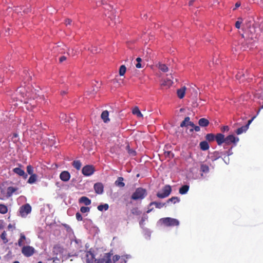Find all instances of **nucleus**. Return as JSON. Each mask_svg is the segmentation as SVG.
I'll use <instances>...</instances> for the list:
<instances>
[{
	"label": "nucleus",
	"instance_id": "f257e3e1",
	"mask_svg": "<svg viewBox=\"0 0 263 263\" xmlns=\"http://www.w3.org/2000/svg\"><path fill=\"white\" fill-rule=\"evenodd\" d=\"M147 191L142 187H138L133 193L131 198L134 200H142L147 196Z\"/></svg>",
	"mask_w": 263,
	"mask_h": 263
},
{
	"label": "nucleus",
	"instance_id": "f03ea898",
	"mask_svg": "<svg viewBox=\"0 0 263 263\" xmlns=\"http://www.w3.org/2000/svg\"><path fill=\"white\" fill-rule=\"evenodd\" d=\"M27 95L25 93V89L23 87L18 88L14 94L12 95V99L16 100V101H19L23 102V99Z\"/></svg>",
	"mask_w": 263,
	"mask_h": 263
},
{
	"label": "nucleus",
	"instance_id": "7ed1b4c3",
	"mask_svg": "<svg viewBox=\"0 0 263 263\" xmlns=\"http://www.w3.org/2000/svg\"><path fill=\"white\" fill-rule=\"evenodd\" d=\"M32 208L29 203H26L22 205L19 209V216L22 217H26L28 214L31 213Z\"/></svg>",
	"mask_w": 263,
	"mask_h": 263
},
{
	"label": "nucleus",
	"instance_id": "20e7f679",
	"mask_svg": "<svg viewBox=\"0 0 263 263\" xmlns=\"http://www.w3.org/2000/svg\"><path fill=\"white\" fill-rule=\"evenodd\" d=\"M160 220L167 227L178 226L179 224V221L177 219L170 217L163 218Z\"/></svg>",
	"mask_w": 263,
	"mask_h": 263
},
{
	"label": "nucleus",
	"instance_id": "39448f33",
	"mask_svg": "<svg viewBox=\"0 0 263 263\" xmlns=\"http://www.w3.org/2000/svg\"><path fill=\"white\" fill-rule=\"evenodd\" d=\"M162 192H158L157 193V197L159 198H164L168 197L172 192V188L170 185H165L162 190Z\"/></svg>",
	"mask_w": 263,
	"mask_h": 263
},
{
	"label": "nucleus",
	"instance_id": "423d86ee",
	"mask_svg": "<svg viewBox=\"0 0 263 263\" xmlns=\"http://www.w3.org/2000/svg\"><path fill=\"white\" fill-rule=\"evenodd\" d=\"M22 254L27 257L32 256L35 253V249L30 246H23L22 248Z\"/></svg>",
	"mask_w": 263,
	"mask_h": 263
},
{
	"label": "nucleus",
	"instance_id": "0eeeda50",
	"mask_svg": "<svg viewBox=\"0 0 263 263\" xmlns=\"http://www.w3.org/2000/svg\"><path fill=\"white\" fill-rule=\"evenodd\" d=\"M7 198L9 199L13 194L17 195L21 193L19 187L16 186H10L6 187Z\"/></svg>",
	"mask_w": 263,
	"mask_h": 263
},
{
	"label": "nucleus",
	"instance_id": "6e6552de",
	"mask_svg": "<svg viewBox=\"0 0 263 263\" xmlns=\"http://www.w3.org/2000/svg\"><path fill=\"white\" fill-rule=\"evenodd\" d=\"M1 66H2V65ZM5 70L4 69V68L0 67V86L5 82L6 79H9L10 77V73L12 71L10 69H9L8 71H6V76H5Z\"/></svg>",
	"mask_w": 263,
	"mask_h": 263
},
{
	"label": "nucleus",
	"instance_id": "1a4fd4ad",
	"mask_svg": "<svg viewBox=\"0 0 263 263\" xmlns=\"http://www.w3.org/2000/svg\"><path fill=\"white\" fill-rule=\"evenodd\" d=\"M95 167L91 165H87L84 166L82 170V174L86 176H89L93 174Z\"/></svg>",
	"mask_w": 263,
	"mask_h": 263
},
{
	"label": "nucleus",
	"instance_id": "9d476101",
	"mask_svg": "<svg viewBox=\"0 0 263 263\" xmlns=\"http://www.w3.org/2000/svg\"><path fill=\"white\" fill-rule=\"evenodd\" d=\"M85 263H99L98 259L95 258L94 254L90 251H87L86 254Z\"/></svg>",
	"mask_w": 263,
	"mask_h": 263
},
{
	"label": "nucleus",
	"instance_id": "9b49d317",
	"mask_svg": "<svg viewBox=\"0 0 263 263\" xmlns=\"http://www.w3.org/2000/svg\"><path fill=\"white\" fill-rule=\"evenodd\" d=\"M238 141L239 138L238 137H235L233 135H230L225 138L224 143L227 145L234 144L235 145Z\"/></svg>",
	"mask_w": 263,
	"mask_h": 263
},
{
	"label": "nucleus",
	"instance_id": "f8f14e48",
	"mask_svg": "<svg viewBox=\"0 0 263 263\" xmlns=\"http://www.w3.org/2000/svg\"><path fill=\"white\" fill-rule=\"evenodd\" d=\"M255 118V117H253L251 119L249 120L248 121V123L246 125L243 126L240 128H238L236 130V133L237 135H240V134H241L242 133H243V132H246L247 130V129H248L250 124L251 123V122H252V121L253 120V119Z\"/></svg>",
	"mask_w": 263,
	"mask_h": 263
},
{
	"label": "nucleus",
	"instance_id": "ddd939ff",
	"mask_svg": "<svg viewBox=\"0 0 263 263\" xmlns=\"http://www.w3.org/2000/svg\"><path fill=\"white\" fill-rule=\"evenodd\" d=\"M111 254L108 253L104 254L102 258L98 259L99 263H111Z\"/></svg>",
	"mask_w": 263,
	"mask_h": 263
},
{
	"label": "nucleus",
	"instance_id": "4468645a",
	"mask_svg": "<svg viewBox=\"0 0 263 263\" xmlns=\"http://www.w3.org/2000/svg\"><path fill=\"white\" fill-rule=\"evenodd\" d=\"M18 165L20 167L13 168V172L20 176H23L24 179L27 178L28 176L27 175L25 174L24 171L21 168L22 165L20 164H18Z\"/></svg>",
	"mask_w": 263,
	"mask_h": 263
},
{
	"label": "nucleus",
	"instance_id": "2eb2a0df",
	"mask_svg": "<svg viewBox=\"0 0 263 263\" xmlns=\"http://www.w3.org/2000/svg\"><path fill=\"white\" fill-rule=\"evenodd\" d=\"M60 179L64 182H68L71 177L70 173L67 171H62L60 174Z\"/></svg>",
	"mask_w": 263,
	"mask_h": 263
},
{
	"label": "nucleus",
	"instance_id": "dca6fc26",
	"mask_svg": "<svg viewBox=\"0 0 263 263\" xmlns=\"http://www.w3.org/2000/svg\"><path fill=\"white\" fill-rule=\"evenodd\" d=\"M93 188L95 192L98 194H101L104 191V186L101 182H98L94 184Z\"/></svg>",
	"mask_w": 263,
	"mask_h": 263
},
{
	"label": "nucleus",
	"instance_id": "f3484780",
	"mask_svg": "<svg viewBox=\"0 0 263 263\" xmlns=\"http://www.w3.org/2000/svg\"><path fill=\"white\" fill-rule=\"evenodd\" d=\"M215 140L216 141L218 145H221L222 143H224V135L221 133L217 134L215 135Z\"/></svg>",
	"mask_w": 263,
	"mask_h": 263
},
{
	"label": "nucleus",
	"instance_id": "a211bd4d",
	"mask_svg": "<svg viewBox=\"0 0 263 263\" xmlns=\"http://www.w3.org/2000/svg\"><path fill=\"white\" fill-rule=\"evenodd\" d=\"M221 157V153L215 151L210 154V158L212 161H216Z\"/></svg>",
	"mask_w": 263,
	"mask_h": 263
},
{
	"label": "nucleus",
	"instance_id": "6ab92c4d",
	"mask_svg": "<svg viewBox=\"0 0 263 263\" xmlns=\"http://www.w3.org/2000/svg\"><path fill=\"white\" fill-rule=\"evenodd\" d=\"M6 187H0V199L5 200L8 199L7 194Z\"/></svg>",
	"mask_w": 263,
	"mask_h": 263
},
{
	"label": "nucleus",
	"instance_id": "aec40b11",
	"mask_svg": "<svg viewBox=\"0 0 263 263\" xmlns=\"http://www.w3.org/2000/svg\"><path fill=\"white\" fill-rule=\"evenodd\" d=\"M109 112L107 110L103 111L101 115V119L103 120L104 122L107 123L110 121L109 118H108Z\"/></svg>",
	"mask_w": 263,
	"mask_h": 263
},
{
	"label": "nucleus",
	"instance_id": "412c9836",
	"mask_svg": "<svg viewBox=\"0 0 263 263\" xmlns=\"http://www.w3.org/2000/svg\"><path fill=\"white\" fill-rule=\"evenodd\" d=\"M124 178L122 177L118 178L117 180L115 182L116 186L119 187H123L125 186V183L123 182Z\"/></svg>",
	"mask_w": 263,
	"mask_h": 263
},
{
	"label": "nucleus",
	"instance_id": "4be33fe9",
	"mask_svg": "<svg viewBox=\"0 0 263 263\" xmlns=\"http://www.w3.org/2000/svg\"><path fill=\"white\" fill-rule=\"evenodd\" d=\"M80 203H83L85 205H89L91 204V200L86 196H82L79 199Z\"/></svg>",
	"mask_w": 263,
	"mask_h": 263
},
{
	"label": "nucleus",
	"instance_id": "5701e85b",
	"mask_svg": "<svg viewBox=\"0 0 263 263\" xmlns=\"http://www.w3.org/2000/svg\"><path fill=\"white\" fill-rule=\"evenodd\" d=\"M198 124L200 126L206 127L209 124V121L205 118H201L199 120Z\"/></svg>",
	"mask_w": 263,
	"mask_h": 263
},
{
	"label": "nucleus",
	"instance_id": "b1692460",
	"mask_svg": "<svg viewBox=\"0 0 263 263\" xmlns=\"http://www.w3.org/2000/svg\"><path fill=\"white\" fill-rule=\"evenodd\" d=\"M186 88L185 87H182L177 90V96L179 98L182 99L185 95Z\"/></svg>",
	"mask_w": 263,
	"mask_h": 263
},
{
	"label": "nucleus",
	"instance_id": "393cba45",
	"mask_svg": "<svg viewBox=\"0 0 263 263\" xmlns=\"http://www.w3.org/2000/svg\"><path fill=\"white\" fill-rule=\"evenodd\" d=\"M26 239L25 235L23 233H21L20 238H19L17 245L20 247H22L25 244V240Z\"/></svg>",
	"mask_w": 263,
	"mask_h": 263
},
{
	"label": "nucleus",
	"instance_id": "a878e982",
	"mask_svg": "<svg viewBox=\"0 0 263 263\" xmlns=\"http://www.w3.org/2000/svg\"><path fill=\"white\" fill-rule=\"evenodd\" d=\"M200 149L202 151H206L209 148V145L206 141H201L200 144Z\"/></svg>",
	"mask_w": 263,
	"mask_h": 263
},
{
	"label": "nucleus",
	"instance_id": "bb28decb",
	"mask_svg": "<svg viewBox=\"0 0 263 263\" xmlns=\"http://www.w3.org/2000/svg\"><path fill=\"white\" fill-rule=\"evenodd\" d=\"M166 204V203H160L156 201H153L149 204V206L155 205L156 208L161 209Z\"/></svg>",
	"mask_w": 263,
	"mask_h": 263
},
{
	"label": "nucleus",
	"instance_id": "cd10ccee",
	"mask_svg": "<svg viewBox=\"0 0 263 263\" xmlns=\"http://www.w3.org/2000/svg\"><path fill=\"white\" fill-rule=\"evenodd\" d=\"M173 84V81L171 79H166L163 81V82L161 84V86L163 87H165L166 88H169L171 86H172Z\"/></svg>",
	"mask_w": 263,
	"mask_h": 263
},
{
	"label": "nucleus",
	"instance_id": "c85d7f7f",
	"mask_svg": "<svg viewBox=\"0 0 263 263\" xmlns=\"http://www.w3.org/2000/svg\"><path fill=\"white\" fill-rule=\"evenodd\" d=\"M189 190V186L188 185H184L180 189L179 192L180 194L183 195L186 194Z\"/></svg>",
	"mask_w": 263,
	"mask_h": 263
},
{
	"label": "nucleus",
	"instance_id": "c756f323",
	"mask_svg": "<svg viewBox=\"0 0 263 263\" xmlns=\"http://www.w3.org/2000/svg\"><path fill=\"white\" fill-rule=\"evenodd\" d=\"M37 180V175L35 174L30 175L27 182L29 184L34 183Z\"/></svg>",
	"mask_w": 263,
	"mask_h": 263
},
{
	"label": "nucleus",
	"instance_id": "7c9ffc66",
	"mask_svg": "<svg viewBox=\"0 0 263 263\" xmlns=\"http://www.w3.org/2000/svg\"><path fill=\"white\" fill-rule=\"evenodd\" d=\"M132 112L134 115H136L138 117L141 118L143 117V115L140 111L139 108L137 106L133 108Z\"/></svg>",
	"mask_w": 263,
	"mask_h": 263
},
{
	"label": "nucleus",
	"instance_id": "2f4dec72",
	"mask_svg": "<svg viewBox=\"0 0 263 263\" xmlns=\"http://www.w3.org/2000/svg\"><path fill=\"white\" fill-rule=\"evenodd\" d=\"M205 139L206 140L209 141V142H213L215 140V135L212 133L208 134L205 136Z\"/></svg>",
	"mask_w": 263,
	"mask_h": 263
},
{
	"label": "nucleus",
	"instance_id": "473e14b6",
	"mask_svg": "<svg viewBox=\"0 0 263 263\" xmlns=\"http://www.w3.org/2000/svg\"><path fill=\"white\" fill-rule=\"evenodd\" d=\"M180 201V199L179 198L177 197H172V198L168 199L167 201H166V203H170V202H172L174 204H175L177 202H179Z\"/></svg>",
	"mask_w": 263,
	"mask_h": 263
},
{
	"label": "nucleus",
	"instance_id": "72a5a7b5",
	"mask_svg": "<svg viewBox=\"0 0 263 263\" xmlns=\"http://www.w3.org/2000/svg\"><path fill=\"white\" fill-rule=\"evenodd\" d=\"M72 166L77 170H79L81 167L82 164L79 160H74L72 162Z\"/></svg>",
	"mask_w": 263,
	"mask_h": 263
},
{
	"label": "nucleus",
	"instance_id": "f704fd0d",
	"mask_svg": "<svg viewBox=\"0 0 263 263\" xmlns=\"http://www.w3.org/2000/svg\"><path fill=\"white\" fill-rule=\"evenodd\" d=\"M200 171L204 173H208L209 172V166L206 164H201L200 165Z\"/></svg>",
	"mask_w": 263,
	"mask_h": 263
},
{
	"label": "nucleus",
	"instance_id": "c9c22d12",
	"mask_svg": "<svg viewBox=\"0 0 263 263\" xmlns=\"http://www.w3.org/2000/svg\"><path fill=\"white\" fill-rule=\"evenodd\" d=\"M8 212L7 206L4 204H0V213L5 214Z\"/></svg>",
	"mask_w": 263,
	"mask_h": 263
},
{
	"label": "nucleus",
	"instance_id": "e433bc0d",
	"mask_svg": "<svg viewBox=\"0 0 263 263\" xmlns=\"http://www.w3.org/2000/svg\"><path fill=\"white\" fill-rule=\"evenodd\" d=\"M109 206L108 204L107 203L104 204H100L98 206L97 209L100 211H102L103 210L106 211L108 209Z\"/></svg>",
	"mask_w": 263,
	"mask_h": 263
},
{
	"label": "nucleus",
	"instance_id": "4c0bfd02",
	"mask_svg": "<svg viewBox=\"0 0 263 263\" xmlns=\"http://www.w3.org/2000/svg\"><path fill=\"white\" fill-rule=\"evenodd\" d=\"M158 68L160 70L164 72H167L168 70L167 66L164 64H159Z\"/></svg>",
	"mask_w": 263,
	"mask_h": 263
},
{
	"label": "nucleus",
	"instance_id": "58836bf2",
	"mask_svg": "<svg viewBox=\"0 0 263 263\" xmlns=\"http://www.w3.org/2000/svg\"><path fill=\"white\" fill-rule=\"evenodd\" d=\"M189 120H190V118L189 117H185L184 120L181 123L180 127H183L184 126H187Z\"/></svg>",
	"mask_w": 263,
	"mask_h": 263
},
{
	"label": "nucleus",
	"instance_id": "ea45409f",
	"mask_svg": "<svg viewBox=\"0 0 263 263\" xmlns=\"http://www.w3.org/2000/svg\"><path fill=\"white\" fill-rule=\"evenodd\" d=\"M126 71V68L125 65H122L119 68V74L121 76L124 75Z\"/></svg>",
	"mask_w": 263,
	"mask_h": 263
},
{
	"label": "nucleus",
	"instance_id": "a19ab883",
	"mask_svg": "<svg viewBox=\"0 0 263 263\" xmlns=\"http://www.w3.org/2000/svg\"><path fill=\"white\" fill-rule=\"evenodd\" d=\"M24 73L25 74V76H24V80L25 81V82H29L32 79L30 73L27 72H24Z\"/></svg>",
	"mask_w": 263,
	"mask_h": 263
},
{
	"label": "nucleus",
	"instance_id": "79ce46f5",
	"mask_svg": "<svg viewBox=\"0 0 263 263\" xmlns=\"http://www.w3.org/2000/svg\"><path fill=\"white\" fill-rule=\"evenodd\" d=\"M1 238L3 240L4 243H6L8 242V240L7 238V234L5 231H4L1 235Z\"/></svg>",
	"mask_w": 263,
	"mask_h": 263
},
{
	"label": "nucleus",
	"instance_id": "37998d69",
	"mask_svg": "<svg viewBox=\"0 0 263 263\" xmlns=\"http://www.w3.org/2000/svg\"><path fill=\"white\" fill-rule=\"evenodd\" d=\"M54 50L58 51L60 53H63L65 52V49L63 47H61L58 45H56L54 47Z\"/></svg>",
	"mask_w": 263,
	"mask_h": 263
},
{
	"label": "nucleus",
	"instance_id": "c03bdc74",
	"mask_svg": "<svg viewBox=\"0 0 263 263\" xmlns=\"http://www.w3.org/2000/svg\"><path fill=\"white\" fill-rule=\"evenodd\" d=\"M19 138L18 134L16 133H13L11 137V140L13 143H16L18 141Z\"/></svg>",
	"mask_w": 263,
	"mask_h": 263
},
{
	"label": "nucleus",
	"instance_id": "a18cd8bd",
	"mask_svg": "<svg viewBox=\"0 0 263 263\" xmlns=\"http://www.w3.org/2000/svg\"><path fill=\"white\" fill-rule=\"evenodd\" d=\"M137 64H136V67L137 68H141L143 67L141 64L142 59L140 58H137L136 59Z\"/></svg>",
	"mask_w": 263,
	"mask_h": 263
},
{
	"label": "nucleus",
	"instance_id": "49530a36",
	"mask_svg": "<svg viewBox=\"0 0 263 263\" xmlns=\"http://www.w3.org/2000/svg\"><path fill=\"white\" fill-rule=\"evenodd\" d=\"M131 212L133 215H139L141 213V211L138 209V208H133L131 210Z\"/></svg>",
	"mask_w": 263,
	"mask_h": 263
},
{
	"label": "nucleus",
	"instance_id": "de8ad7c7",
	"mask_svg": "<svg viewBox=\"0 0 263 263\" xmlns=\"http://www.w3.org/2000/svg\"><path fill=\"white\" fill-rule=\"evenodd\" d=\"M27 172L28 174H33V167L31 165H29L27 166Z\"/></svg>",
	"mask_w": 263,
	"mask_h": 263
},
{
	"label": "nucleus",
	"instance_id": "09e8293b",
	"mask_svg": "<svg viewBox=\"0 0 263 263\" xmlns=\"http://www.w3.org/2000/svg\"><path fill=\"white\" fill-rule=\"evenodd\" d=\"M67 52L69 55L73 57L76 54L77 51H74L73 49H70L68 48L67 50Z\"/></svg>",
	"mask_w": 263,
	"mask_h": 263
},
{
	"label": "nucleus",
	"instance_id": "8fccbe9b",
	"mask_svg": "<svg viewBox=\"0 0 263 263\" xmlns=\"http://www.w3.org/2000/svg\"><path fill=\"white\" fill-rule=\"evenodd\" d=\"M22 10H23V8L22 7H15L14 9V11L17 13V14H21V15H23V13H22Z\"/></svg>",
	"mask_w": 263,
	"mask_h": 263
},
{
	"label": "nucleus",
	"instance_id": "3c124183",
	"mask_svg": "<svg viewBox=\"0 0 263 263\" xmlns=\"http://www.w3.org/2000/svg\"><path fill=\"white\" fill-rule=\"evenodd\" d=\"M89 211H90V208L88 207V206H82L80 208V211L83 213L89 212Z\"/></svg>",
	"mask_w": 263,
	"mask_h": 263
},
{
	"label": "nucleus",
	"instance_id": "603ef678",
	"mask_svg": "<svg viewBox=\"0 0 263 263\" xmlns=\"http://www.w3.org/2000/svg\"><path fill=\"white\" fill-rule=\"evenodd\" d=\"M126 147L129 154L133 156L136 155V152L134 150L130 149L129 146H127Z\"/></svg>",
	"mask_w": 263,
	"mask_h": 263
},
{
	"label": "nucleus",
	"instance_id": "864d4df0",
	"mask_svg": "<svg viewBox=\"0 0 263 263\" xmlns=\"http://www.w3.org/2000/svg\"><path fill=\"white\" fill-rule=\"evenodd\" d=\"M97 6H101L106 3V0H93Z\"/></svg>",
	"mask_w": 263,
	"mask_h": 263
},
{
	"label": "nucleus",
	"instance_id": "5fc2aeb1",
	"mask_svg": "<svg viewBox=\"0 0 263 263\" xmlns=\"http://www.w3.org/2000/svg\"><path fill=\"white\" fill-rule=\"evenodd\" d=\"M121 257L119 255H116L115 256H113L112 257V260H113V261L114 262H117L118 261H121Z\"/></svg>",
	"mask_w": 263,
	"mask_h": 263
},
{
	"label": "nucleus",
	"instance_id": "6e6d98bb",
	"mask_svg": "<svg viewBox=\"0 0 263 263\" xmlns=\"http://www.w3.org/2000/svg\"><path fill=\"white\" fill-rule=\"evenodd\" d=\"M23 8V13L27 14L29 12H31V9L29 8H25L24 7H22Z\"/></svg>",
	"mask_w": 263,
	"mask_h": 263
},
{
	"label": "nucleus",
	"instance_id": "4d7b16f0",
	"mask_svg": "<svg viewBox=\"0 0 263 263\" xmlns=\"http://www.w3.org/2000/svg\"><path fill=\"white\" fill-rule=\"evenodd\" d=\"M76 217L78 221H82V219H83V218H82V216L81 214L80 213H79V212H77L76 213Z\"/></svg>",
	"mask_w": 263,
	"mask_h": 263
},
{
	"label": "nucleus",
	"instance_id": "13d9d810",
	"mask_svg": "<svg viewBox=\"0 0 263 263\" xmlns=\"http://www.w3.org/2000/svg\"><path fill=\"white\" fill-rule=\"evenodd\" d=\"M241 23H242V21H240V22L239 21H236L235 23V25L236 28L237 29H239Z\"/></svg>",
	"mask_w": 263,
	"mask_h": 263
},
{
	"label": "nucleus",
	"instance_id": "bf43d9fd",
	"mask_svg": "<svg viewBox=\"0 0 263 263\" xmlns=\"http://www.w3.org/2000/svg\"><path fill=\"white\" fill-rule=\"evenodd\" d=\"M41 123L40 121H37V122H36L35 124L33 125V126L32 127L33 129L34 130H37V129L35 128V126H39L40 125H41Z\"/></svg>",
	"mask_w": 263,
	"mask_h": 263
},
{
	"label": "nucleus",
	"instance_id": "052dcab7",
	"mask_svg": "<svg viewBox=\"0 0 263 263\" xmlns=\"http://www.w3.org/2000/svg\"><path fill=\"white\" fill-rule=\"evenodd\" d=\"M229 127L228 126H224L221 128V131L224 132V131H228Z\"/></svg>",
	"mask_w": 263,
	"mask_h": 263
},
{
	"label": "nucleus",
	"instance_id": "680f3d73",
	"mask_svg": "<svg viewBox=\"0 0 263 263\" xmlns=\"http://www.w3.org/2000/svg\"><path fill=\"white\" fill-rule=\"evenodd\" d=\"M66 57L65 56H62L59 58V61L60 63H62L66 60Z\"/></svg>",
	"mask_w": 263,
	"mask_h": 263
},
{
	"label": "nucleus",
	"instance_id": "e2e57ef3",
	"mask_svg": "<svg viewBox=\"0 0 263 263\" xmlns=\"http://www.w3.org/2000/svg\"><path fill=\"white\" fill-rule=\"evenodd\" d=\"M241 5V3L240 2H237L235 5V8L233 9V10H235L237 8H238L239 7H240V6Z\"/></svg>",
	"mask_w": 263,
	"mask_h": 263
},
{
	"label": "nucleus",
	"instance_id": "0e129e2a",
	"mask_svg": "<svg viewBox=\"0 0 263 263\" xmlns=\"http://www.w3.org/2000/svg\"><path fill=\"white\" fill-rule=\"evenodd\" d=\"M193 128L196 132H199L200 130V128L199 126L195 125V126Z\"/></svg>",
	"mask_w": 263,
	"mask_h": 263
},
{
	"label": "nucleus",
	"instance_id": "69168bd1",
	"mask_svg": "<svg viewBox=\"0 0 263 263\" xmlns=\"http://www.w3.org/2000/svg\"><path fill=\"white\" fill-rule=\"evenodd\" d=\"M8 229L9 230H11L12 229H15V226L14 225H12V224L10 223L8 226Z\"/></svg>",
	"mask_w": 263,
	"mask_h": 263
},
{
	"label": "nucleus",
	"instance_id": "338daca9",
	"mask_svg": "<svg viewBox=\"0 0 263 263\" xmlns=\"http://www.w3.org/2000/svg\"><path fill=\"white\" fill-rule=\"evenodd\" d=\"M71 20H70V19H67L65 20V24L66 25H70L71 24Z\"/></svg>",
	"mask_w": 263,
	"mask_h": 263
},
{
	"label": "nucleus",
	"instance_id": "774afa93",
	"mask_svg": "<svg viewBox=\"0 0 263 263\" xmlns=\"http://www.w3.org/2000/svg\"><path fill=\"white\" fill-rule=\"evenodd\" d=\"M188 125H190L191 127H194L195 125L193 123V122H192L190 121V120H189V122H188Z\"/></svg>",
	"mask_w": 263,
	"mask_h": 263
}]
</instances>
